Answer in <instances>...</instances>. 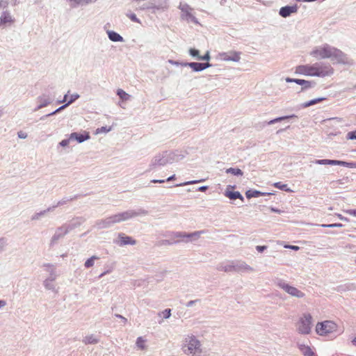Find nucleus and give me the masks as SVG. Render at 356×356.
Returning a JSON list of instances; mask_svg holds the SVG:
<instances>
[{"label": "nucleus", "instance_id": "obj_59", "mask_svg": "<svg viewBox=\"0 0 356 356\" xmlns=\"http://www.w3.org/2000/svg\"><path fill=\"white\" fill-rule=\"evenodd\" d=\"M346 213L352 216L356 217V209L347 210Z\"/></svg>", "mask_w": 356, "mask_h": 356}, {"label": "nucleus", "instance_id": "obj_52", "mask_svg": "<svg viewBox=\"0 0 356 356\" xmlns=\"http://www.w3.org/2000/svg\"><path fill=\"white\" fill-rule=\"evenodd\" d=\"M162 314L163 315V318L167 319L169 318L171 316V309H165L162 312Z\"/></svg>", "mask_w": 356, "mask_h": 356}, {"label": "nucleus", "instance_id": "obj_34", "mask_svg": "<svg viewBox=\"0 0 356 356\" xmlns=\"http://www.w3.org/2000/svg\"><path fill=\"white\" fill-rule=\"evenodd\" d=\"M326 99V97H318L314 99H312L310 101L306 102L302 104L303 108H307L311 106H313L317 103L321 102Z\"/></svg>", "mask_w": 356, "mask_h": 356}, {"label": "nucleus", "instance_id": "obj_30", "mask_svg": "<svg viewBox=\"0 0 356 356\" xmlns=\"http://www.w3.org/2000/svg\"><path fill=\"white\" fill-rule=\"evenodd\" d=\"M298 348L304 356H315L311 348L305 344H298Z\"/></svg>", "mask_w": 356, "mask_h": 356}, {"label": "nucleus", "instance_id": "obj_53", "mask_svg": "<svg viewBox=\"0 0 356 356\" xmlns=\"http://www.w3.org/2000/svg\"><path fill=\"white\" fill-rule=\"evenodd\" d=\"M346 138L348 140H356V131L348 132Z\"/></svg>", "mask_w": 356, "mask_h": 356}, {"label": "nucleus", "instance_id": "obj_60", "mask_svg": "<svg viewBox=\"0 0 356 356\" xmlns=\"http://www.w3.org/2000/svg\"><path fill=\"white\" fill-rule=\"evenodd\" d=\"M17 136L19 138L24 139L27 137V134L23 131H19Z\"/></svg>", "mask_w": 356, "mask_h": 356}, {"label": "nucleus", "instance_id": "obj_10", "mask_svg": "<svg viewBox=\"0 0 356 356\" xmlns=\"http://www.w3.org/2000/svg\"><path fill=\"white\" fill-rule=\"evenodd\" d=\"M179 9L181 10V19L188 22H193L194 24H199L197 18L193 15V9L186 3H180Z\"/></svg>", "mask_w": 356, "mask_h": 356}, {"label": "nucleus", "instance_id": "obj_33", "mask_svg": "<svg viewBox=\"0 0 356 356\" xmlns=\"http://www.w3.org/2000/svg\"><path fill=\"white\" fill-rule=\"evenodd\" d=\"M266 194V193H261L257 190H248L245 193V195H246L247 198H248V199H250L252 197H258L261 195H264Z\"/></svg>", "mask_w": 356, "mask_h": 356}, {"label": "nucleus", "instance_id": "obj_20", "mask_svg": "<svg viewBox=\"0 0 356 356\" xmlns=\"http://www.w3.org/2000/svg\"><path fill=\"white\" fill-rule=\"evenodd\" d=\"M118 241H115L117 244L120 246H124L126 245H136V241L132 238L131 236H127L123 233H120L118 234Z\"/></svg>", "mask_w": 356, "mask_h": 356}, {"label": "nucleus", "instance_id": "obj_6", "mask_svg": "<svg viewBox=\"0 0 356 356\" xmlns=\"http://www.w3.org/2000/svg\"><path fill=\"white\" fill-rule=\"evenodd\" d=\"M316 333L321 336L338 335L341 333L339 332L338 325L332 321H325L318 323L316 326Z\"/></svg>", "mask_w": 356, "mask_h": 356}, {"label": "nucleus", "instance_id": "obj_46", "mask_svg": "<svg viewBox=\"0 0 356 356\" xmlns=\"http://www.w3.org/2000/svg\"><path fill=\"white\" fill-rule=\"evenodd\" d=\"M205 233H207L206 230H200V231H196V232H192V236L193 237V241L197 240L202 234H205Z\"/></svg>", "mask_w": 356, "mask_h": 356}, {"label": "nucleus", "instance_id": "obj_49", "mask_svg": "<svg viewBox=\"0 0 356 356\" xmlns=\"http://www.w3.org/2000/svg\"><path fill=\"white\" fill-rule=\"evenodd\" d=\"M110 131H111V127H102L100 128H98L97 130H96V133L97 134H102V133H108Z\"/></svg>", "mask_w": 356, "mask_h": 356}, {"label": "nucleus", "instance_id": "obj_35", "mask_svg": "<svg viewBox=\"0 0 356 356\" xmlns=\"http://www.w3.org/2000/svg\"><path fill=\"white\" fill-rule=\"evenodd\" d=\"M117 95L122 101H128L131 98V95L129 94L120 88L117 90Z\"/></svg>", "mask_w": 356, "mask_h": 356}, {"label": "nucleus", "instance_id": "obj_5", "mask_svg": "<svg viewBox=\"0 0 356 356\" xmlns=\"http://www.w3.org/2000/svg\"><path fill=\"white\" fill-rule=\"evenodd\" d=\"M147 214L148 211L143 208H139L136 210L130 209L123 212L118 213L110 216V217L114 225L116 223H120L137 216H147Z\"/></svg>", "mask_w": 356, "mask_h": 356}, {"label": "nucleus", "instance_id": "obj_48", "mask_svg": "<svg viewBox=\"0 0 356 356\" xmlns=\"http://www.w3.org/2000/svg\"><path fill=\"white\" fill-rule=\"evenodd\" d=\"M201 181H202V180L188 181H186V182H184V183L176 184L175 186H186V185H190V184H197V183H199V182H201Z\"/></svg>", "mask_w": 356, "mask_h": 356}, {"label": "nucleus", "instance_id": "obj_13", "mask_svg": "<svg viewBox=\"0 0 356 356\" xmlns=\"http://www.w3.org/2000/svg\"><path fill=\"white\" fill-rule=\"evenodd\" d=\"M170 163V160L168 159L167 152H163L161 154L156 155L152 160L149 165L150 170L157 166H163Z\"/></svg>", "mask_w": 356, "mask_h": 356}, {"label": "nucleus", "instance_id": "obj_4", "mask_svg": "<svg viewBox=\"0 0 356 356\" xmlns=\"http://www.w3.org/2000/svg\"><path fill=\"white\" fill-rule=\"evenodd\" d=\"M218 269L226 273H248L253 272L254 270V268L249 266L246 262L241 260L230 261L225 264L220 265Z\"/></svg>", "mask_w": 356, "mask_h": 356}, {"label": "nucleus", "instance_id": "obj_43", "mask_svg": "<svg viewBox=\"0 0 356 356\" xmlns=\"http://www.w3.org/2000/svg\"><path fill=\"white\" fill-rule=\"evenodd\" d=\"M274 186L284 191H290L287 184H283L280 181L275 183Z\"/></svg>", "mask_w": 356, "mask_h": 356}, {"label": "nucleus", "instance_id": "obj_61", "mask_svg": "<svg viewBox=\"0 0 356 356\" xmlns=\"http://www.w3.org/2000/svg\"><path fill=\"white\" fill-rule=\"evenodd\" d=\"M285 248H289V249H291V250H298L300 249V248L298 246H296V245H286L284 246Z\"/></svg>", "mask_w": 356, "mask_h": 356}, {"label": "nucleus", "instance_id": "obj_54", "mask_svg": "<svg viewBox=\"0 0 356 356\" xmlns=\"http://www.w3.org/2000/svg\"><path fill=\"white\" fill-rule=\"evenodd\" d=\"M9 5L8 0H0V9H5Z\"/></svg>", "mask_w": 356, "mask_h": 356}, {"label": "nucleus", "instance_id": "obj_36", "mask_svg": "<svg viewBox=\"0 0 356 356\" xmlns=\"http://www.w3.org/2000/svg\"><path fill=\"white\" fill-rule=\"evenodd\" d=\"M99 258L97 256L93 255L89 259H88L84 264V266L86 268H89L90 267H92L95 264V261L98 260Z\"/></svg>", "mask_w": 356, "mask_h": 356}, {"label": "nucleus", "instance_id": "obj_26", "mask_svg": "<svg viewBox=\"0 0 356 356\" xmlns=\"http://www.w3.org/2000/svg\"><path fill=\"white\" fill-rule=\"evenodd\" d=\"M337 291L339 293H344L349 291H356V284L355 283H346L337 286Z\"/></svg>", "mask_w": 356, "mask_h": 356}, {"label": "nucleus", "instance_id": "obj_11", "mask_svg": "<svg viewBox=\"0 0 356 356\" xmlns=\"http://www.w3.org/2000/svg\"><path fill=\"white\" fill-rule=\"evenodd\" d=\"M332 60H335L337 63L352 65H353V60L350 59L346 54H344L340 49L333 47L331 58Z\"/></svg>", "mask_w": 356, "mask_h": 356}, {"label": "nucleus", "instance_id": "obj_64", "mask_svg": "<svg viewBox=\"0 0 356 356\" xmlns=\"http://www.w3.org/2000/svg\"><path fill=\"white\" fill-rule=\"evenodd\" d=\"M168 62L173 65L179 66V62L178 61L169 60Z\"/></svg>", "mask_w": 356, "mask_h": 356}, {"label": "nucleus", "instance_id": "obj_3", "mask_svg": "<svg viewBox=\"0 0 356 356\" xmlns=\"http://www.w3.org/2000/svg\"><path fill=\"white\" fill-rule=\"evenodd\" d=\"M201 341L193 334L186 335L183 341L182 350L187 355L195 356L202 353Z\"/></svg>", "mask_w": 356, "mask_h": 356}, {"label": "nucleus", "instance_id": "obj_15", "mask_svg": "<svg viewBox=\"0 0 356 356\" xmlns=\"http://www.w3.org/2000/svg\"><path fill=\"white\" fill-rule=\"evenodd\" d=\"M167 236L170 238V240H165L164 241L165 244L172 245L181 241L185 242L186 232H171Z\"/></svg>", "mask_w": 356, "mask_h": 356}, {"label": "nucleus", "instance_id": "obj_62", "mask_svg": "<svg viewBox=\"0 0 356 356\" xmlns=\"http://www.w3.org/2000/svg\"><path fill=\"white\" fill-rule=\"evenodd\" d=\"M343 227V225L341 224V223L330 224V228H333V227Z\"/></svg>", "mask_w": 356, "mask_h": 356}, {"label": "nucleus", "instance_id": "obj_31", "mask_svg": "<svg viewBox=\"0 0 356 356\" xmlns=\"http://www.w3.org/2000/svg\"><path fill=\"white\" fill-rule=\"evenodd\" d=\"M108 37L110 40L113 42H123V38L118 33L113 31H107Z\"/></svg>", "mask_w": 356, "mask_h": 356}, {"label": "nucleus", "instance_id": "obj_2", "mask_svg": "<svg viewBox=\"0 0 356 356\" xmlns=\"http://www.w3.org/2000/svg\"><path fill=\"white\" fill-rule=\"evenodd\" d=\"M84 220L82 218H76L73 219L72 221L67 223H65L62 225L60 227H58L54 235L52 236L49 245L51 247L54 246L58 243V241L63 238L66 234H67L70 232L74 229L75 228L79 227L83 222Z\"/></svg>", "mask_w": 356, "mask_h": 356}, {"label": "nucleus", "instance_id": "obj_18", "mask_svg": "<svg viewBox=\"0 0 356 356\" xmlns=\"http://www.w3.org/2000/svg\"><path fill=\"white\" fill-rule=\"evenodd\" d=\"M37 102L38 105L34 109V111H38L51 104L54 102V97L48 94H42L37 97Z\"/></svg>", "mask_w": 356, "mask_h": 356}, {"label": "nucleus", "instance_id": "obj_28", "mask_svg": "<svg viewBox=\"0 0 356 356\" xmlns=\"http://www.w3.org/2000/svg\"><path fill=\"white\" fill-rule=\"evenodd\" d=\"M54 209H55V207H49L44 210L40 211L39 212H36L31 216V220L33 221L38 220L48 212L54 211Z\"/></svg>", "mask_w": 356, "mask_h": 356}, {"label": "nucleus", "instance_id": "obj_8", "mask_svg": "<svg viewBox=\"0 0 356 356\" xmlns=\"http://www.w3.org/2000/svg\"><path fill=\"white\" fill-rule=\"evenodd\" d=\"M275 285L280 289H282L285 293L291 296V297L296 298L298 299L305 298V293L298 289L297 287L290 285L285 280L277 278L275 280Z\"/></svg>", "mask_w": 356, "mask_h": 356}, {"label": "nucleus", "instance_id": "obj_41", "mask_svg": "<svg viewBox=\"0 0 356 356\" xmlns=\"http://www.w3.org/2000/svg\"><path fill=\"white\" fill-rule=\"evenodd\" d=\"M75 198H76V197H70V198L64 197L62 200H59L56 205H53L52 207H55V209H56V207H58L59 206L64 205V204H67V202L72 201Z\"/></svg>", "mask_w": 356, "mask_h": 356}, {"label": "nucleus", "instance_id": "obj_29", "mask_svg": "<svg viewBox=\"0 0 356 356\" xmlns=\"http://www.w3.org/2000/svg\"><path fill=\"white\" fill-rule=\"evenodd\" d=\"M99 339L95 334H89L83 337L82 342L86 344H97Z\"/></svg>", "mask_w": 356, "mask_h": 356}, {"label": "nucleus", "instance_id": "obj_57", "mask_svg": "<svg viewBox=\"0 0 356 356\" xmlns=\"http://www.w3.org/2000/svg\"><path fill=\"white\" fill-rule=\"evenodd\" d=\"M193 237L192 236V233H186V236H185V242L186 243L193 241Z\"/></svg>", "mask_w": 356, "mask_h": 356}, {"label": "nucleus", "instance_id": "obj_44", "mask_svg": "<svg viewBox=\"0 0 356 356\" xmlns=\"http://www.w3.org/2000/svg\"><path fill=\"white\" fill-rule=\"evenodd\" d=\"M175 179V175H172V176L169 177L168 178H167L166 179V181H172ZM165 181V179H152L151 180V183H154V184H162V183H164Z\"/></svg>", "mask_w": 356, "mask_h": 356}, {"label": "nucleus", "instance_id": "obj_47", "mask_svg": "<svg viewBox=\"0 0 356 356\" xmlns=\"http://www.w3.org/2000/svg\"><path fill=\"white\" fill-rule=\"evenodd\" d=\"M7 245V239L4 237L0 238V254L4 251Z\"/></svg>", "mask_w": 356, "mask_h": 356}, {"label": "nucleus", "instance_id": "obj_56", "mask_svg": "<svg viewBox=\"0 0 356 356\" xmlns=\"http://www.w3.org/2000/svg\"><path fill=\"white\" fill-rule=\"evenodd\" d=\"M71 140L72 139H70V138L68 139H64L59 143V145L62 147H66L69 145Z\"/></svg>", "mask_w": 356, "mask_h": 356}, {"label": "nucleus", "instance_id": "obj_42", "mask_svg": "<svg viewBox=\"0 0 356 356\" xmlns=\"http://www.w3.org/2000/svg\"><path fill=\"white\" fill-rule=\"evenodd\" d=\"M145 343V340H144L142 337H139L136 339V344L138 348H140V350H144L146 348Z\"/></svg>", "mask_w": 356, "mask_h": 356}, {"label": "nucleus", "instance_id": "obj_1", "mask_svg": "<svg viewBox=\"0 0 356 356\" xmlns=\"http://www.w3.org/2000/svg\"><path fill=\"white\" fill-rule=\"evenodd\" d=\"M334 72L332 65L325 62H317L312 65H300L296 67L295 73L305 76L324 78L331 76Z\"/></svg>", "mask_w": 356, "mask_h": 356}, {"label": "nucleus", "instance_id": "obj_24", "mask_svg": "<svg viewBox=\"0 0 356 356\" xmlns=\"http://www.w3.org/2000/svg\"><path fill=\"white\" fill-rule=\"evenodd\" d=\"M15 22L14 18L8 10L3 11L0 17V26L11 24Z\"/></svg>", "mask_w": 356, "mask_h": 356}, {"label": "nucleus", "instance_id": "obj_40", "mask_svg": "<svg viewBox=\"0 0 356 356\" xmlns=\"http://www.w3.org/2000/svg\"><path fill=\"white\" fill-rule=\"evenodd\" d=\"M126 16L130 19L132 22H136V23H138V24H141V22L140 20L137 17V16L136 15V14H134V13L131 12V11H128L126 13Z\"/></svg>", "mask_w": 356, "mask_h": 356}, {"label": "nucleus", "instance_id": "obj_39", "mask_svg": "<svg viewBox=\"0 0 356 356\" xmlns=\"http://www.w3.org/2000/svg\"><path fill=\"white\" fill-rule=\"evenodd\" d=\"M293 117H296L295 115H289V116H282V117H279V118H275L273 120H271L270 121H268L267 122V124H275L276 122H281L284 120H286V119H288V118H293Z\"/></svg>", "mask_w": 356, "mask_h": 356}, {"label": "nucleus", "instance_id": "obj_7", "mask_svg": "<svg viewBox=\"0 0 356 356\" xmlns=\"http://www.w3.org/2000/svg\"><path fill=\"white\" fill-rule=\"evenodd\" d=\"M296 331L302 335L309 334L312 327V316L308 312L303 313L296 324Z\"/></svg>", "mask_w": 356, "mask_h": 356}, {"label": "nucleus", "instance_id": "obj_22", "mask_svg": "<svg viewBox=\"0 0 356 356\" xmlns=\"http://www.w3.org/2000/svg\"><path fill=\"white\" fill-rule=\"evenodd\" d=\"M298 6H286L282 7L279 11V14L282 17H287L291 15L292 13H296L298 12Z\"/></svg>", "mask_w": 356, "mask_h": 356}, {"label": "nucleus", "instance_id": "obj_37", "mask_svg": "<svg viewBox=\"0 0 356 356\" xmlns=\"http://www.w3.org/2000/svg\"><path fill=\"white\" fill-rule=\"evenodd\" d=\"M226 173L227 174H232L236 176H243V171L239 168H227L225 170Z\"/></svg>", "mask_w": 356, "mask_h": 356}, {"label": "nucleus", "instance_id": "obj_23", "mask_svg": "<svg viewBox=\"0 0 356 356\" xmlns=\"http://www.w3.org/2000/svg\"><path fill=\"white\" fill-rule=\"evenodd\" d=\"M168 159L170 160V163L178 162L185 157L184 154L181 151L175 150L173 152H167Z\"/></svg>", "mask_w": 356, "mask_h": 356}, {"label": "nucleus", "instance_id": "obj_9", "mask_svg": "<svg viewBox=\"0 0 356 356\" xmlns=\"http://www.w3.org/2000/svg\"><path fill=\"white\" fill-rule=\"evenodd\" d=\"M333 47L328 44H324L316 47L309 53L310 56L318 59L330 58Z\"/></svg>", "mask_w": 356, "mask_h": 356}, {"label": "nucleus", "instance_id": "obj_19", "mask_svg": "<svg viewBox=\"0 0 356 356\" xmlns=\"http://www.w3.org/2000/svg\"><path fill=\"white\" fill-rule=\"evenodd\" d=\"M286 82L287 83H296L302 86L301 90L303 91L305 90L312 88L314 86V83L310 81H307L304 79H293L286 77L285 79Z\"/></svg>", "mask_w": 356, "mask_h": 356}, {"label": "nucleus", "instance_id": "obj_27", "mask_svg": "<svg viewBox=\"0 0 356 356\" xmlns=\"http://www.w3.org/2000/svg\"><path fill=\"white\" fill-rule=\"evenodd\" d=\"M90 138L89 134H80L76 132H73L70 135V139L76 140L78 143H81Z\"/></svg>", "mask_w": 356, "mask_h": 356}, {"label": "nucleus", "instance_id": "obj_16", "mask_svg": "<svg viewBox=\"0 0 356 356\" xmlns=\"http://www.w3.org/2000/svg\"><path fill=\"white\" fill-rule=\"evenodd\" d=\"M218 56L223 61L238 62L241 59V52L235 51L221 52L219 53Z\"/></svg>", "mask_w": 356, "mask_h": 356}, {"label": "nucleus", "instance_id": "obj_12", "mask_svg": "<svg viewBox=\"0 0 356 356\" xmlns=\"http://www.w3.org/2000/svg\"><path fill=\"white\" fill-rule=\"evenodd\" d=\"M314 163L318 165H341L350 168H356V162H346L339 160H330V159H318L314 161Z\"/></svg>", "mask_w": 356, "mask_h": 356}, {"label": "nucleus", "instance_id": "obj_17", "mask_svg": "<svg viewBox=\"0 0 356 356\" xmlns=\"http://www.w3.org/2000/svg\"><path fill=\"white\" fill-rule=\"evenodd\" d=\"M44 266H47L50 269L48 270L50 273V277L47 279H46L43 282V285L47 290H54V285L53 284V282L56 278V275L55 273V270L53 268V266L50 264H44Z\"/></svg>", "mask_w": 356, "mask_h": 356}, {"label": "nucleus", "instance_id": "obj_55", "mask_svg": "<svg viewBox=\"0 0 356 356\" xmlns=\"http://www.w3.org/2000/svg\"><path fill=\"white\" fill-rule=\"evenodd\" d=\"M201 302V300H200V299H196V300H190V301H188V302L186 303V306L187 307H193V305H195L196 303H197V302Z\"/></svg>", "mask_w": 356, "mask_h": 356}, {"label": "nucleus", "instance_id": "obj_51", "mask_svg": "<svg viewBox=\"0 0 356 356\" xmlns=\"http://www.w3.org/2000/svg\"><path fill=\"white\" fill-rule=\"evenodd\" d=\"M210 59H211V56H210V53L209 51H207L204 56H200V57H197V60H199L209 61Z\"/></svg>", "mask_w": 356, "mask_h": 356}, {"label": "nucleus", "instance_id": "obj_21", "mask_svg": "<svg viewBox=\"0 0 356 356\" xmlns=\"http://www.w3.org/2000/svg\"><path fill=\"white\" fill-rule=\"evenodd\" d=\"M113 225L110 216L103 219L97 220L94 225V227L98 229H108Z\"/></svg>", "mask_w": 356, "mask_h": 356}, {"label": "nucleus", "instance_id": "obj_45", "mask_svg": "<svg viewBox=\"0 0 356 356\" xmlns=\"http://www.w3.org/2000/svg\"><path fill=\"white\" fill-rule=\"evenodd\" d=\"M188 53L192 57L195 58L197 60V57H200V51L197 49L191 48L188 50Z\"/></svg>", "mask_w": 356, "mask_h": 356}, {"label": "nucleus", "instance_id": "obj_50", "mask_svg": "<svg viewBox=\"0 0 356 356\" xmlns=\"http://www.w3.org/2000/svg\"><path fill=\"white\" fill-rule=\"evenodd\" d=\"M79 98V95L77 93L72 94L70 97V100L67 101V104L69 106L72 104L74 101Z\"/></svg>", "mask_w": 356, "mask_h": 356}, {"label": "nucleus", "instance_id": "obj_32", "mask_svg": "<svg viewBox=\"0 0 356 356\" xmlns=\"http://www.w3.org/2000/svg\"><path fill=\"white\" fill-rule=\"evenodd\" d=\"M225 195L227 197H229L230 200H236V199H241L242 201H243V197L241 195V194L238 191H226L225 193Z\"/></svg>", "mask_w": 356, "mask_h": 356}, {"label": "nucleus", "instance_id": "obj_25", "mask_svg": "<svg viewBox=\"0 0 356 356\" xmlns=\"http://www.w3.org/2000/svg\"><path fill=\"white\" fill-rule=\"evenodd\" d=\"M211 65L209 63H195V62H191L189 65V67L193 70L194 72H202L204 70L211 67Z\"/></svg>", "mask_w": 356, "mask_h": 356}, {"label": "nucleus", "instance_id": "obj_58", "mask_svg": "<svg viewBox=\"0 0 356 356\" xmlns=\"http://www.w3.org/2000/svg\"><path fill=\"white\" fill-rule=\"evenodd\" d=\"M266 249H267V246H266V245H257V246H256V250L258 252H264Z\"/></svg>", "mask_w": 356, "mask_h": 356}, {"label": "nucleus", "instance_id": "obj_38", "mask_svg": "<svg viewBox=\"0 0 356 356\" xmlns=\"http://www.w3.org/2000/svg\"><path fill=\"white\" fill-rule=\"evenodd\" d=\"M68 105L67 104V103H65L64 105L60 106L59 108H58L57 109H56L54 111L49 113V114H47L45 115H43L42 117L40 118V120H44V118H47V117H49V116H52L54 115H56V113L60 112L61 111L64 110L66 107H67Z\"/></svg>", "mask_w": 356, "mask_h": 356}, {"label": "nucleus", "instance_id": "obj_14", "mask_svg": "<svg viewBox=\"0 0 356 356\" xmlns=\"http://www.w3.org/2000/svg\"><path fill=\"white\" fill-rule=\"evenodd\" d=\"M168 7V0H163L159 3V4L156 5L153 3H145L142 6H140L138 10H151L152 13H155L156 11L159 10H165Z\"/></svg>", "mask_w": 356, "mask_h": 356}, {"label": "nucleus", "instance_id": "obj_63", "mask_svg": "<svg viewBox=\"0 0 356 356\" xmlns=\"http://www.w3.org/2000/svg\"><path fill=\"white\" fill-rule=\"evenodd\" d=\"M337 216L341 220L348 221V218L343 216L341 214L337 213Z\"/></svg>", "mask_w": 356, "mask_h": 356}]
</instances>
